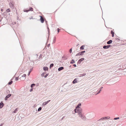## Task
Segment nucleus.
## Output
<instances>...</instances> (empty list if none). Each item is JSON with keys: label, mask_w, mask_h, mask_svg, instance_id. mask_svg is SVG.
Masks as SVG:
<instances>
[{"label": "nucleus", "mask_w": 126, "mask_h": 126, "mask_svg": "<svg viewBox=\"0 0 126 126\" xmlns=\"http://www.w3.org/2000/svg\"><path fill=\"white\" fill-rule=\"evenodd\" d=\"M74 111L76 113L78 112V113L79 115H80L82 114V109L81 108H79V109H77V110L76 109H75Z\"/></svg>", "instance_id": "f257e3e1"}, {"label": "nucleus", "mask_w": 126, "mask_h": 126, "mask_svg": "<svg viewBox=\"0 0 126 126\" xmlns=\"http://www.w3.org/2000/svg\"><path fill=\"white\" fill-rule=\"evenodd\" d=\"M114 122L113 121L112 119H110L108 121V122H106L107 124L106 125L107 126H109L113 124Z\"/></svg>", "instance_id": "f03ea898"}, {"label": "nucleus", "mask_w": 126, "mask_h": 126, "mask_svg": "<svg viewBox=\"0 0 126 126\" xmlns=\"http://www.w3.org/2000/svg\"><path fill=\"white\" fill-rule=\"evenodd\" d=\"M85 52V51H83L80 52H78L77 54L76 55V56H77L78 55H82L83 54V53Z\"/></svg>", "instance_id": "7ed1b4c3"}, {"label": "nucleus", "mask_w": 126, "mask_h": 126, "mask_svg": "<svg viewBox=\"0 0 126 126\" xmlns=\"http://www.w3.org/2000/svg\"><path fill=\"white\" fill-rule=\"evenodd\" d=\"M125 119H126V115H122L120 117V119L121 120H123Z\"/></svg>", "instance_id": "20e7f679"}, {"label": "nucleus", "mask_w": 126, "mask_h": 126, "mask_svg": "<svg viewBox=\"0 0 126 126\" xmlns=\"http://www.w3.org/2000/svg\"><path fill=\"white\" fill-rule=\"evenodd\" d=\"M79 78H75L73 81L72 83L73 84H75L76 83L78 82L79 81Z\"/></svg>", "instance_id": "39448f33"}, {"label": "nucleus", "mask_w": 126, "mask_h": 126, "mask_svg": "<svg viewBox=\"0 0 126 126\" xmlns=\"http://www.w3.org/2000/svg\"><path fill=\"white\" fill-rule=\"evenodd\" d=\"M79 116L81 118L84 120H86V117L84 115L82 114L80 115H79Z\"/></svg>", "instance_id": "423d86ee"}, {"label": "nucleus", "mask_w": 126, "mask_h": 126, "mask_svg": "<svg viewBox=\"0 0 126 126\" xmlns=\"http://www.w3.org/2000/svg\"><path fill=\"white\" fill-rule=\"evenodd\" d=\"M84 60V59L83 58H82L79 59L77 63V64H79L82 61H83Z\"/></svg>", "instance_id": "0eeeda50"}, {"label": "nucleus", "mask_w": 126, "mask_h": 126, "mask_svg": "<svg viewBox=\"0 0 126 126\" xmlns=\"http://www.w3.org/2000/svg\"><path fill=\"white\" fill-rule=\"evenodd\" d=\"M9 5L10 6L11 8L12 9H13L14 8V4L11 2L9 3Z\"/></svg>", "instance_id": "6e6552de"}, {"label": "nucleus", "mask_w": 126, "mask_h": 126, "mask_svg": "<svg viewBox=\"0 0 126 126\" xmlns=\"http://www.w3.org/2000/svg\"><path fill=\"white\" fill-rule=\"evenodd\" d=\"M111 45H108L107 46H104L103 47V48L105 49H107L109 48V47H110Z\"/></svg>", "instance_id": "1a4fd4ad"}, {"label": "nucleus", "mask_w": 126, "mask_h": 126, "mask_svg": "<svg viewBox=\"0 0 126 126\" xmlns=\"http://www.w3.org/2000/svg\"><path fill=\"white\" fill-rule=\"evenodd\" d=\"M33 10V8L32 7H30L29 8V9L28 10H26L24 11L25 12H28L29 11H32Z\"/></svg>", "instance_id": "9d476101"}, {"label": "nucleus", "mask_w": 126, "mask_h": 126, "mask_svg": "<svg viewBox=\"0 0 126 126\" xmlns=\"http://www.w3.org/2000/svg\"><path fill=\"white\" fill-rule=\"evenodd\" d=\"M11 94H9L7 95L5 97V100H7V99L11 96Z\"/></svg>", "instance_id": "9b49d317"}, {"label": "nucleus", "mask_w": 126, "mask_h": 126, "mask_svg": "<svg viewBox=\"0 0 126 126\" xmlns=\"http://www.w3.org/2000/svg\"><path fill=\"white\" fill-rule=\"evenodd\" d=\"M4 105V104L2 102H0V109L2 108Z\"/></svg>", "instance_id": "f8f14e48"}, {"label": "nucleus", "mask_w": 126, "mask_h": 126, "mask_svg": "<svg viewBox=\"0 0 126 126\" xmlns=\"http://www.w3.org/2000/svg\"><path fill=\"white\" fill-rule=\"evenodd\" d=\"M40 20L41 21V22L42 23H43L44 22V20L42 17V16H40Z\"/></svg>", "instance_id": "ddd939ff"}, {"label": "nucleus", "mask_w": 126, "mask_h": 126, "mask_svg": "<svg viewBox=\"0 0 126 126\" xmlns=\"http://www.w3.org/2000/svg\"><path fill=\"white\" fill-rule=\"evenodd\" d=\"M43 68L45 71H48V68L47 67H44Z\"/></svg>", "instance_id": "4468645a"}, {"label": "nucleus", "mask_w": 126, "mask_h": 126, "mask_svg": "<svg viewBox=\"0 0 126 126\" xmlns=\"http://www.w3.org/2000/svg\"><path fill=\"white\" fill-rule=\"evenodd\" d=\"M112 42V40H110L107 42V44H111Z\"/></svg>", "instance_id": "2eb2a0df"}, {"label": "nucleus", "mask_w": 126, "mask_h": 126, "mask_svg": "<svg viewBox=\"0 0 126 126\" xmlns=\"http://www.w3.org/2000/svg\"><path fill=\"white\" fill-rule=\"evenodd\" d=\"M64 69V67H59L58 69V70L60 71Z\"/></svg>", "instance_id": "dca6fc26"}, {"label": "nucleus", "mask_w": 126, "mask_h": 126, "mask_svg": "<svg viewBox=\"0 0 126 126\" xmlns=\"http://www.w3.org/2000/svg\"><path fill=\"white\" fill-rule=\"evenodd\" d=\"M85 45H83L81 46L80 48V50H83L84 49V47H85Z\"/></svg>", "instance_id": "f3484780"}, {"label": "nucleus", "mask_w": 126, "mask_h": 126, "mask_svg": "<svg viewBox=\"0 0 126 126\" xmlns=\"http://www.w3.org/2000/svg\"><path fill=\"white\" fill-rule=\"evenodd\" d=\"M81 105V103H79L77 106L76 107V109H79V108H80V107H79V106H80Z\"/></svg>", "instance_id": "a211bd4d"}, {"label": "nucleus", "mask_w": 126, "mask_h": 126, "mask_svg": "<svg viewBox=\"0 0 126 126\" xmlns=\"http://www.w3.org/2000/svg\"><path fill=\"white\" fill-rule=\"evenodd\" d=\"M26 76V74H24V75L22 76V77L24 78L23 79V80L25 79V77Z\"/></svg>", "instance_id": "6ab92c4d"}, {"label": "nucleus", "mask_w": 126, "mask_h": 126, "mask_svg": "<svg viewBox=\"0 0 126 126\" xmlns=\"http://www.w3.org/2000/svg\"><path fill=\"white\" fill-rule=\"evenodd\" d=\"M75 63V61L73 59H72L71 60V62H70V63L71 64H73Z\"/></svg>", "instance_id": "aec40b11"}, {"label": "nucleus", "mask_w": 126, "mask_h": 126, "mask_svg": "<svg viewBox=\"0 0 126 126\" xmlns=\"http://www.w3.org/2000/svg\"><path fill=\"white\" fill-rule=\"evenodd\" d=\"M17 108H16L15 110L13 112L14 113H16V112L17 111Z\"/></svg>", "instance_id": "412c9836"}, {"label": "nucleus", "mask_w": 126, "mask_h": 126, "mask_svg": "<svg viewBox=\"0 0 126 126\" xmlns=\"http://www.w3.org/2000/svg\"><path fill=\"white\" fill-rule=\"evenodd\" d=\"M56 37H55L54 38V39L53 40V43H55V41H56Z\"/></svg>", "instance_id": "4be33fe9"}, {"label": "nucleus", "mask_w": 126, "mask_h": 126, "mask_svg": "<svg viewBox=\"0 0 126 126\" xmlns=\"http://www.w3.org/2000/svg\"><path fill=\"white\" fill-rule=\"evenodd\" d=\"M13 82L12 81H10L8 83V84L9 85H11V84H12V83Z\"/></svg>", "instance_id": "5701e85b"}, {"label": "nucleus", "mask_w": 126, "mask_h": 126, "mask_svg": "<svg viewBox=\"0 0 126 126\" xmlns=\"http://www.w3.org/2000/svg\"><path fill=\"white\" fill-rule=\"evenodd\" d=\"M35 84L34 83L32 84L31 85V88H32L34 86H35Z\"/></svg>", "instance_id": "b1692460"}, {"label": "nucleus", "mask_w": 126, "mask_h": 126, "mask_svg": "<svg viewBox=\"0 0 126 126\" xmlns=\"http://www.w3.org/2000/svg\"><path fill=\"white\" fill-rule=\"evenodd\" d=\"M54 66V64L53 63H52L50 65V68H51Z\"/></svg>", "instance_id": "393cba45"}, {"label": "nucleus", "mask_w": 126, "mask_h": 126, "mask_svg": "<svg viewBox=\"0 0 126 126\" xmlns=\"http://www.w3.org/2000/svg\"><path fill=\"white\" fill-rule=\"evenodd\" d=\"M41 109H42V108L41 107H40L38 109V111H40L41 110Z\"/></svg>", "instance_id": "a878e982"}, {"label": "nucleus", "mask_w": 126, "mask_h": 126, "mask_svg": "<svg viewBox=\"0 0 126 126\" xmlns=\"http://www.w3.org/2000/svg\"><path fill=\"white\" fill-rule=\"evenodd\" d=\"M32 69H33V68H31L30 69V71H29V74H30V73L31 72H32Z\"/></svg>", "instance_id": "bb28decb"}, {"label": "nucleus", "mask_w": 126, "mask_h": 126, "mask_svg": "<svg viewBox=\"0 0 126 126\" xmlns=\"http://www.w3.org/2000/svg\"><path fill=\"white\" fill-rule=\"evenodd\" d=\"M47 104V103H46V102H45L43 103L42 105L43 106H44L46 105Z\"/></svg>", "instance_id": "cd10ccee"}, {"label": "nucleus", "mask_w": 126, "mask_h": 126, "mask_svg": "<svg viewBox=\"0 0 126 126\" xmlns=\"http://www.w3.org/2000/svg\"><path fill=\"white\" fill-rule=\"evenodd\" d=\"M6 12H10V10L9 9H7L6 10Z\"/></svg>", "instance_id": "c85d7f7f"}, {"label": "nucleus", "mask_w": 126, "mask_h": 126, "mask_svg": "<svg viewBox=\"0 0 126 126\" xmlns=\"http://www.w3.org/2000/svg\"><path fill=\"white\" fill-rule=\"evenodd\" d=\"M46 73L45 72L41 74V76L42 77H43L44 76L45 74Z\"/></svg>", "instance_id": "c756f323"}, {"label": "nucleus", "mask_w": 126, "mask_h": 126, "mask_svg": "<svg viewBox=\"0 0 126 126\" xmlns=\"http://www.w3.org/2000/svg\"><path fill=\"white\" fill-rule=\"evenodd\" d=\"M49 75L48 73L46 75L44 76V77L45 78H46Z\"/></svg>", "instance_id": "7c9ffc66"}, {"label": "nucleus", "mask_w": 126, "mask_h": 126, "mask_svg": "<svg viewBox=\"0 0 126 126\" xmlns=\"http://www.w3.org/2000/svg\"><path fill=\"white\" fill-rule=\"evenodd\" d=\"M120 119V117H116V118H114V120H117L118 119Z\"/></svg>", "instance_id": "2f4dec72"}, {"label": "nucleus", "mask_w": 126, "mask_h": 126, "mask_svg": "<svg viewBox=\"0 0 126 126\" xmlns=\"http://www.w3.org/2000/svg\"><path fill=\"white\" fill-rule=\"evenodd\" d=\"M111 34H114V33L112 30H111L110 32Z\"/></svg>", "instance_id": "473e14b6"}, {"label": "nucleus", "mask_w": 126, "mask_h": 126, "mask_svg": "<svg viewBox=\"0 0 126 126\" xmlns=\"http://www.w3.org/2000/svg\"><path fill=\"white\" fill-rule=\"evenodd\" d=\"M18 77H16L15 79V80L16 81H17V80H18Z\"/></svg>", "instance_id": "72a5a7b5"}, {"label": "nucleus", "mask_w": 126, "mask_h": 126, "mask_svg": "<svg viewBox=\"0 0 126 126\" xmlns=\"http://www.w3.org/2000/svg\"><path fill=\"white\" fill-rule=\"evenodd\" d=\"M82 76H84L86 75V73H83L82 74H81Z\"/></svg>", "instance_id": "f704fd0d"}, {"label": "nucleus", "mask_w": 126, "mask_h": 126, "mask_svg": "<svg viewBox=\"0 0 126 126\" xmlns=\"http://www.w3.org/2000/svg\"><path fill=\"white\" fill-rule=\"evenodd\" d=\"M104 120L103 118V117H102V118H101V119H100L99 120H98V121H100V120Z\"/></svg>", "instance_id": "c9c22d12"}, {"label": "nucleus", "mask_w": 126, "mask_h": 126, "mask_svg": "<svg viewBox=\"0 0 126 126\" xmlns=\"http://www.w3.org/2000/svg\"><path fill=\"white\" fill-rule=\"evenodd\" d=\"M69 52L70 53H71L72 52V48H71L69 50Z\"/></svg>", "instance_id": "e433bc0d"}, {"label": "nucleus", "mask_w": 126, "mask_h": 126, "mask_svg": "<svg viewBox=\"0 0 126 126\" xmlns=\"http://www.w3.org/2000/svg\"><path fill=\"white\" fill-rule=\"evenodd\" d=\"M42 54H40V56H39V58H41V57H42Z\"/></svg>", "instance_id": "4c0bfd02"}, {"label": "nucleus", "mask_w": 126, "mask_h": 126, "mask_svg": "<svg viewBox=\"0 0 126 126\" xmlns=\"http://www.w3.org/2000/svg\"><path fill=\"white\" fill-rule=\"evenodd\" d=\"M103 118L104 120L106 119H107V117H103Z\"/></svg>", "instance_id": "58836bf2"}, {"label": "nucleus", "mask_w": 126, "mask_h": 126, "mask_svg": "<svg viewBox=\"0 0 126 126\" xmlns=\"http://www.w3.org/2000/svg\"><path fill=\"white\" fill-rule=\"evenodd\" d=\"M101 89H98V91H100H100H101Z\"/></svg>", "instance_id": "ea45409f"}, {"label": "nucleus", "mask_w": 126, "mask_h": 126, "mask_svg": "<svg viewBox=\"0 0 126 126\" xmlns=\"http://www.w3.org/2000/svg\"><path fill=\"white\" fill-rule=\"evenodd\" d=\"M57 31L58 32V33L59 32L60 29L59 28H58L57 29Z\"/></svg>", "instance_id": "a19ab883"}, {"label": "nucleus", "mask_w": 126, "mask_h": 126, "mask_svg": "<svg viewBox=\"0 0 126 126\" xmlns=\"http://www.w3.org/2000/svg\"><path fill=\"white\" fill-rule=\"evenodd\" d=\"M50 101V100H49L47 101L46 102L47 104Z\"/></svg>", "instance_id": "79ce46f5"}, {"label": "nucleus", "mask_w": 126, "mask_h": 126, "mask_svg": "<svg viewBox=\"0 0 126 126\" xmlns=\"http://www.w3.org/2000/svg\"><path fill=\"white\" fill-rule=\"evenodd\" d=\"M33 90V89L31 88L30 90V92H31Z\"/></svg>", "instance_id": "37998d69"}, {"label": "nucleus", "mask_w": 126, "mask_h": 126, "mask_svg": "<svg viewBox=\"0 0 126 126\" xmlns=\"http://www.w3.org/2000/svg\"><path fill=\"white\" fill-rule=\"evenodd\" d=\"M98 91V92L97 93V94H96V95L97 94H98L99 93H100V91Z\"/></svg>", "instance_id": "c03bdc74"}, {"label": "nucleus", "mask_w": 126, "mask_h": 126, "mask_svg": "<svg viewBox=\"0 0 126 126\" xmlns=\"http://www.w3.org/2000/svg\"><path fill=\"white\" fill-rule=\"evenodd\" d=\"M116 39L118 41H119L120 40V39L118 38H116Z\"/></svg>", "instance_id": "a18cd8bd"}, {"label": "nucleus", "mask_w": 126, "mask_h": 126, "mask_svg": "<svg viewBox=\"0 0 126 126\" xmlns=\"http://www.w3.org/2000/svg\"><path fill=\"white\" fill-rule=\"evenodd\" d=\"M73 66H74L75 67H76V64H74L73 65Z\"/></svg>", "instance_id": "49530a36"}, {"label": "nucleus", "mask_w": 126, "mask_h": 126, "mask_svg": "<svg viewBox=\"0 0 126 126\" xmlns=\"http://www.w3.org/2000/svg\"><path fill=\"white\" fill-rule=\"evenodd\" d=\"M79 77H82V76L81 74V75H80L79 76Z\"/></svg>", "instance_id": "de8ad7c7"}, {"label": "nucleus", "mask_w": 126, "mask_h": 126, "mask_svg": "<svg viewBox=\"0 0 126 126\" xmlns=\"http://www.w3.org/2000/svg\"><path fill=\"white\" fill-rule=\"evenodd\" d=\"M112 34V37H113L114 36V34Z\"/></svg>", "instance_id": "09e8293b"}, {"label": "nucleus", "mask_w": 126, "mask_h": 126, "mask_svg": "<svg viewBox=\"0 0 126 126\" xmlns=\"http://www.w3.org/2000/svg\"><path fill=\"white\" fill-rule=\"evenodd\" d=\"M3 124H1L0 125V126H2Z\"/></svg>", "instance_id": "8fccbe9b"}, {"label": "nucleus", "mask_w": 126, "mask_h": 126, "mask_svg": "<svg viewBox=\"0 0 126 126\" xmlns=\"http://www.w3.org/2000/svg\"><path fill=\"white\" fill-rule=\"evenodd\" d=\"M50 45V44H48L47 45V47H49V46Z\"/></svg>", "instance_id": "3c124183"}, {"label": "nucleus", "mask_w": 126, "mask_h": 126, "mask_svg": "<svg viewBox=\"0 0 126 126\" xmlns=\"http://www.w3.org/2000/svg\"><path fill=\"white\" fill-rule=\"evenodd\" d=\"M47 29H48V33H49V28H48V27H47Z\"/></svg>", "instance_id": "603ef678"}, {"label": "nucleus", "mask_w": 126, "mask_h": 126, "mask_svg": "<svg viewBox=\"0 0 126 126\" xmlns=\"http://www.w3.org/2000/svg\"><path fill=\"white\" fill-rule=\"evenodd\" d=\"M64 116H63V117H62V119H63V118H64Z\"/></svg>", "instance_id": "864d4df0"}, {"label": "nucleus", "mask_w": 126, "mask_h": 126, "mask_svg": "<svg viewBox=\"0 0 126 126\" xmlns=\"http://www.w3.org/2000/svg\"><path fill=\"white\" fill-rule=\"evenodd\" d=\"M3 9H1V11H2H2H3Z\"/></svg>", "instance_id": "5fc2aeb1"}, {"label": "nucleus", "mask_w": 126, "mask_h": 126, "mask_svg": "<svg viewBox=\"0 0 126 126\" xmlns=\"http://www.w3.org/2000/svg\"><path fill=\"white\" fill-rule=\"evenodd\" d=\"M33 19V18H32V17H31V18H30V19Z\"/></svg>", "instance_id": "6e6d98bb"}, {"label": "nucleus", "mask_w": 126, "mask_h": 126, "mask_svg": "<svg viewBox=\"0 0 126 126\" xmlns=\"http://www.w3.org/2000/svg\"><path fill=\"white\" fill-rule=\"evenodd\" d=\"M108 117V118H108V119H109L110 118V117Z\"/></svg>", "instance_id": "4d7b16f0"}, {"label": "nucleus", "mask_w": 126, "mask_h": 126, "mask_svg": "<svg viewBox=\"0 0 126 126\" xmlns=\"http://www.w3.org/2000/svg\"><path fill=\"white\" fill-rule=\"evenodd\" d=\"M30 74H29V73H28V76H29V75H30Z\"/></svg>", "instance_id": "13d9d810"}, {"label": "nucleus", "mask_w": 126, "mask_h": 126, "mask_svg": "<svg viewBox=\"0 0 126 126\" xmlns=\"http://www.w3.org/2000/svg\"><path fill=\"white\" fill-rule=\"evenodd\" d=\"M103 87H101V88H100V89H102V88H103Z\"/></svg>", "instance_id": "bf43d9fd"}, {"label": "nucleus", "mask_w": 126, "mask_h": 126, "mask_svg": "<svg viewBox=\"0 0 126 126\" xmlns=\"http://www.w3.org/2000/svg\"><path fill=\"white\" fill-rule=\"evenodd\" d=\"M16 23L15 22V23H14V24H16Z\"/></svg>", "instance_id": "052dcab7"}, {"label": "nucleus", "mask_w": 126, "mask_h": 126, "mask_svg": "<svg viewBox=\"0 0 126 126\" xmlns=\"http://www.w3.org/2000/svg\"><path fill=\"white\" fill-rule=\"evenodd\" d=\"M16 23L15 22V23H14V24H16Z\"/></svg>", "instance_id": "680f3d73"}, {"label": "nucleus", "mask_w": 126, "mask_h": 126, "mask_svg": "<svg viewBox=\"0 0 126 126\" xmlns=\"http://www.w3.org/2000/svg\"><path fill=\"white\" fill-rule=\"evenodd\" d=\"M125 111H126V110H125Z\"/></svg>", "instance_id": "e2e57ef3"}]
</instances>
